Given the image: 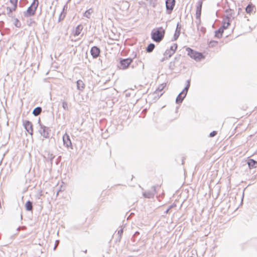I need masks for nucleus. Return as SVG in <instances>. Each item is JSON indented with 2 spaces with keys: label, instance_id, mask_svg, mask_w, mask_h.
<instances>
[{
  "label": "nucleus",
  "instance_id": "10",
  "mask_svg": "<svg viewBox=\"0 0 257 257\" xmlns=\"http://www.w3.org/2000/svg\"><path fill=\"white\" fill-rule=\"evenodd\" d=\"M63 141L64 146H65L67 148L70 147L72 149V143L70 137L67 134H65L63 136Z\"/></svg>",
  "mask_w": 257,
  "mask_h": 257
},
{
  "label": "nucleus",
  "instance_id": "19",
  "mask_svg": "<svg viewBox=\"0 0 257 257\" xmlns=\"http://www.w3.org/2000/svg\"><path fill=\"white\" fill-rule=\"evenodd\" d=\"M82 29H83V26L81 25H78L76 27V29H75V30L74 31V35L75 36H78L80 34V33L82 31Z\"/></svg>",
  "mask_w": 257,
  "mask_h": 257
},
{
  "label": "nucleus",
  "instance_id": "44",
  "mask_svg": "<svg viewBox=\"0 0 257 257\" xmlns=\"http://www.w3.org/2000/svg\"><path fill=\"white\" fill-rule=\"evenodd\" d=\"M139 234V232L138 231H136L134 234V235H137V234Z\"/></svg>",
  "mask_w": 257,
  "mask_h": 257
},
{
  "label": "nucleus",
  "instance_id": "7",
  "mask_svg": "<svg viewBox=\"0 0 257 257\" xmlns=\"http://www.w3.org/2000/svg\"><path fill=\"white\" fill-rule=\"evenodd\" d=\"M175 0H166V7L168 14H170L175 5Z\"/></svg>",
  "mask_w": 257,
  "mask_h": 257
},
{
  "label": "nucleus",
  "instance_id": "15",
  "mask_svg": "<svg viewBox=\"0 0 257 257\" xmlns=\"http://www.w3.org/2000/svg\"><path fill=\"white\" fill-rule=\"evenodd\" d=\"M77 88L80 91H82L85 88V84L83 81L81 80H78L76 82Z\"/></svg>",
  "mask_w": 257,
  "mask_h": 257
},
{
  "label": "nucleus",
  "instance_id": "8",
  "mask_svg": "<svg viewBox=\"0 0 257 257\" xmlns=\"http://www.w3.org/2000/svg\"><path fill=\"white\" fill-rule=\"evenodd\" d=\"M25 128L26 131L30 134L31 136L33 135V124L32 122L29 120H25L23 123Z\"/></svg>",
  "mask_w": 257,
  "mask_h": 257
},
{
  "label": "nucleus",
  "instance_id": "32",
  "mask_svg": "<svg viewBox=\"0 0 257 257\" xmlns=\"http://www.w3.org/2000/svg\"><path fill=\"white\" fill-rule=\"evenodd\" d=\"M188 90L189 88L185 86L184 89L181 92L182 94L184 95V96H186L187 94Z\"/></svg>",
  "mask_w": 257,
  "mask_h": 257
},
{
  "label": "nucleus",
  "instance_id": "49",
  "mask_svg": "<svg viewBox=\"0 0 257 257\" xmlns=\"http://www.w3.org/2000/svg\"><path fill=\"white\" fill-rule=\"evenodd\" d=\"M162 94H163V93H161V94H160V96H161V95H162Z\"/></svg>",
  "mask_w": 257,
  "mask_h": 257
},
{
  "label": "nucleus",
  "instance_id": "40",
  "mask_svg": "<svg viewBox=\"0 0 257 257\" xmlns=\"http://www.w3.org/2000/svg\"><path fill=\"white\" fill-rule=\"evenodd\" d=\"M180 56H179L178 57H175L174 58L175 62L177 61H178V60L180 59Z\"/></svg>",
  "mask_w": 257,
  "mask_h": 257
},
{
  "label": "nucleus",
  "instance_id": "43",
  "mask_svg": "<svg viewBox=\"0 0 257 257\" xmlns=\"http://www.w3.org/2000/svg\"><path fill=\"white\" fill-rule=\"evenodd\" d=\"M35 22L34 21H32V20H30V23L28 24V25L29 26H31V24L32 23H34Z\"/></svg>",
  "mask_w": 257,
  "mask_h": 257
},
{
  "label": "nucleus",
  "instance_id": "26",
  "mask_svg": "<svg viewBox=\"0 0 257 257\" xmlns=\"http://www.w3.org/2000/svg\"><path fill=\"white\" fill-rule=\"evenodd\" d=\"M166 86V83H162L160 84L158 88L156 89V91L155 92V93H157L158 92H161L165 87Z\"/></svg>",
  "mask_w": 257,
  "mask_h": 257
},
{
  "label": "nucleus",
  "instance_id": "20",
  "mask_svg": "<svg viewBox=\"0 0 257 257\" xmlns=\"http://www.w3.org/2000/svg\"><path fill=\"white\" fill-rule=\"evenodd\" d=\"M223 32V29L219 28L217 30L215 31V37L217 38H220L222 37Z\"/></svg>",
  "mask_w": 257,
  "mask_h": 257
},
{
  "label": "nucleus",
  "instance_id": "13",
  "mask_svg": "<svg viewBox=\"0 0 257 257\" xmlns=\"http://www.w3.org/2000/svg\"><path fill=\"white\" fill-rule=\"evenodd\" d=\"M229 19L230 18L228 16H227L225 18H224L222 25L220 27L222 28V29H223V30L224 29H227L228 27L230 25Z\"/></svg>",
  "mask_w": 257,
  "mask_h": 257
},
{
  "label": "nucleus",
  "instance_id": "45",
  "mask_svg": "<svg viewBox=\"0 0 257 257\" xmlns=\"http://www.w3.org/2000/svg\"><path fill=\"white\" fill-rule=\"evenodd\" d=\"M4 24V22L3 21L0 22V26Z\"/></svg>",
  "mask_w": 257,
  "mask_h": 257
},
{
  "label": "nucleus",
  "instance_id": "48",
  "mask_svg": "<svg viewBox=\"0 0 257 257\" xmlns=\"http://www.w3.org/2000/svg\"><path fill=\"white\" fill-rule=\"evenodd\" d=\"M60 158H61V157L60 156V157H59L58 159H60Z\"/></svg>",
  "mask_w": 257,
  "mask_h": 257
},
{
  "label": "nucleus",
  "instance_id": "30",
  "mask_svg": "<svg viewBox=\"0 0 257 257\" xmlns=\"http://www.w3.org/2000/svg\"><path fill=\"white\" fill-rule=\"evenodd\" d=\"M197 30L201 32L203 34H204L206 32V29L203 27L197 26Z\"/></svg>",
  "mask_w": 257,
  "mask_h": 257
},
{
  "label": "nucleus",
  "instance_id": "41",
  "mask_svg": "<svg viewBox=\"0 0 257 257\" xmlns=\"http://www.w3.org/2000/svg\"><path fill=\"white\" fill-rule=\"evenodd\" d=\"M198 21L197 22V26H199L200 23H201V20L200 18L199 19H198Z\"/></svg>",
  "mask_w": 257,
  "mask_h": 257
},
{
  "label": "nucleus",
  "instance_id": "16",
  "mask_svg": "<svg viewBox=\"0 0 257 257\" xmlns=\"http://www.w3.org/2000/svg\"><path fill=\"white\" fill-rule=\"evenodd\" d=\"M26 210L27 211H32L33 210V202L30 200L26 202L25 204Z\"/></svg>",
  "mask_w": 257,
  "mask_h": 257
},
{
  "label": "nucleus",
  "instance_id": "21",
  "mask_svg": "<svg viewBox=\"0 0 257 257\" xmlns=\"http://www.w3.org/2000/svg\"><path fill=\"white\" fill-rule=\"evenodd\" d=\"M155 45L154 44L150 43V44L148 45V46L146 48V51L148 53H151L154 50V49H155Z\"/></svg>",
  "mask_w": 257,
  "mask_h": 257
},
{
  "label": "nucleus",
  "instance_id": "27",
  "mask_svg": "<svg viewBox=\"0 0 257 257\" xmlns=\"http://www.w3.org/2000/svg\"><path fill=\"white\" fill-rule=\"evenodd\" d=\"M253 7L252 5H248L245 8V11L247 13H250L253 11Z\"/></svg>",
  "mask_w": 257,
  "mask_h": 257
},
{
  "label": "nucleus",
  "instance_id": "34",
  "mask_svg": "<svg viewBox=\"0 0 257 257\" xmlns=\"http://www.w3.org/2000/svg\"><path fill=\"white\" fill-rule=\"evenodd\" d=\"M10 3L13 5V7L15 8L17 7L18 0H10Z\"/></svg>",
  "mask_w": 257,
  "mask_h": 257
},
{
  "label": "nucleus",
  "instance_id": "2",
  "mask_svg": "<svg viewBox=\"0 0 257 257\" xmlns=\"http://www.w3.org/2000/svg\"><path fill=\"white\" fill-rule=\"evenodd\" d=\"M38 5V0H34L31 6L28 7L27 10L24 12V17H30L35 15Z\"/></svg>",
  "mask_w": 257,
  "mask_h": 257
},
{
  "label": "nucleus",
  "instance_id": "35",
  "mask_svg": "<svg viewBox=\"0 0 257 257\" xmlns=\"http://www.w3.org/2000/svg\"><path fill=\"white\" fill-rule=\"evenodd\" d=\"M55 156L53 154H48V159L50 160L51 164H52L53 160Z\"/></svg>",
  "mask_w": 257,
  "mask_h": 257
},
{
  "label": "nucleus",
  "instance_id": "42",
  "mask_svg": "<svg viewBox=\"0 0 257 257\" xmlns=\"http://www.w3.org/2000/svg\"><path fill=\"white\" fill-rule=\"evenodd\" d=\"M171 207H172V206H170V207H169V208H168V209H167V210L165 211V213H168V212H169V210L171 208Z\"/></svg>",
  "mask_w": 257,
  "mask_h": 257
},
{
  "label": "nucleus",
  "instance_id": "4",
  "mask_svg": "<svg viewBox=\"0 0 257 257\" xmlns=\"http://www.w3.org/2000/svg\"><path fill=\"white\" fill-rule=\"evenodd\" d=\"M133 62V59L132 58H120L119 63L118 65V67L120 69L124 70L128 68V67Z\"/></svg>",
  "mask_w": 257,
  "mask_h": 257
},
{
  "label": "nucleus",
  "instance_id": "39",
  "mask_svg": "<svg viewBox=\"0 0 257 257\" xmlns=\"http://www.w3.org/2000/svg\"><path fill=\"white\" fill-rule=\"evenodd\" d=\"M122 233H123V229H120V230H119L118 231V234L120 236L121 235Z\"/></svg>",
  "mask_w": 257,
  "mask_h": 257
},
{
  "label": "nucleus",
  "instance_id": "6",
  "mask_svg": "<svg viewBox=\"0 0 257 257\" xmlns=\"http://www.w3.org/2000/svg\"><path fill=\"white\" fill-rule=\"evenodd\" d=\"M160 186L158 185L153 186L152 187V191H147L143 193L144 197L147 198H152L154 197L155 194L156 193V189L157 188H159Z\"/></svg>",
  "mask_w": 257,
  "mask_h": 257
},
{
  "label": "nucleus",
  "instance_id": "46",
  "mask_svg": "<svg viewBox=\"0 0 257 257\" xmlns=\"http://www.w3.org/2000/svg\"><path fill=\"white\" fill-rule=\"evenodd\" d=\"M59 191H57L56 195L57 196L58 195Z\"/></svg>",
  "mask_w": 257,
  "mask_h": 257
},
{
  "label": "nucleus",
  "instance_id": "31",
  "mask_svg": "<svg viewBox=\"0 0 257 257\" xmlns=\"http://www.w3.org/2000/svg\"><path fill=\"white\" fill-rule=\"evenodd\" d=\"M177 44L176 43H174L173 46H171L169 50H172L173 51H176L177 48Z\"/></svg>",
  "mask_w": 257,
  "mask_h": 257
},
{
  "label": "nucleus",
  "instance_id": "14",
  "mask_svg": "<svg viewBox=\"0 0 257 257\" xmlns=\"http://www.w3.org/2000/svg\"><path fill=\"white\" fill-rule=\"evenodd\" d=\"M247 164L250 169L255 168L257 167V161L250 159L248 160Z\"/></svg>",
  "mask_w": 257,
  "mask_h": 257
},
{
  "label": "nucleus",
  "instance_id": "18",
  "mask_svg": "<svg viewBox=\"0 0 257 257\" xmlns=\"http://www.w3.org/2000/svg\"><path fill=\"white\" fill-rule=\"evenodd\" d=\"M42 110V109L41 107L38 106L34 109L32 113L34 116H37L41 113Z\"/></svg>",
  "mask_w": 257,
  "mask_h": 257
},
{
  "label": "nucleus",
  "instance_id": "9",
  "mask_svg": "<svg viewBox=\"0 0 257 257\" xmlns=\"http://www.w3.org/2000/svg\"><path fill=\"white\" fill-rule=\"evenodd\" d=\"M100 49L97 46H93L91 48L90 53L93 58H97L100 54Z\"/></svg>",
  "mask_w": 257,
  "mask_h": 257
},
{
  "label": "nucleus",
  "instance_id": "25",
  "mask_svg": "<svg viewBox=\"0 0 257 257\" xmlns=\"http://www.w3.org/2000/svg\"><path fill=\"white\" fill-rule=\"evenodd\" d=\"M92 13H93V10L92 8H90V9L87 10L86 11H85L83 16H84V17H85L87 18H89L90 16L91 15V14Z\"/></svg>",
  "mask_w": 257,
  "mask_h": 257
},
{
  "label": "nucleus",
  "instance_id": "17",
  "mask_svg": "<svg viewBox=\"0 0 257 257\" xmlns=\"http://www.w3.org/2000/svg\"><path fill=\"white\" fill-rule=\"evenodd\" d=\"M185 97L184 95L180 92L176 99V103L177 104L182 103Z\"/></svg>",
  "mask_w": 257,
  "mask_h": 257
},
{
  "label": "nucleus",
  "instance_id": "28",
  "mask_svg": "<svg viewBox=\"0 0 257 257\" xmlns=\"http://www.w3.org/2000/svg\"><path fill=\"white\" fill-rule=\"evenodd\" d=\"M14 20H15V22L14 23V25L17 27V28H21V22L19 21V20L17 19V18H15L14 19Z\"/></svg>",
  "mask_w": 257,
  "mask_h": 257
},
{
  "label": "nucleus",
  "instance_id": "29",
  "mask_svg": "<svg viewBox=\"0 0 257 257\" xmlns=\"http://www.w3.org/2000/svg\"><path fill=\"white\" fill-rule=\"evenodd\" d=\"M175 67V61H171L170 62L169 65V68L171 70H173Z\"/></svg>",
  "mask_w": 257,
  "mask_h": 257
},
{
  "label": "nucleus",
  "instance_id": "1",
  "mask_svg": "<svg viewBox=\"0 0 257 257\" xmlns=\"http://www.w3.org/2000/svg\"><path fill=\"white\" fill-rule=\"evenodd\" d=\"M165 31L162 27H159L153 30L151 33V38L157 43L160 42L164 38Z\"/></svg>",
  "mask_w": 257,
  "mask_h": 257
},
{
  "label": "nucleus",
  "instance_id": "12",
  "mask_svg": "<svg viewBox=\"0 0 257 257\" xmlns=\"http://www.w3.org/2000/svg\"><path fill=\"white\" fill-rule=\"evenodd\" d=\"M181 25L179 23H178L176 29L175 34L174 35L173 40L176 41L180 36L181 33Z\"/></svg>",
  "mask_w": 257,
  "mask_h": 257
},
{
  "label": "nucleus",
  "instance_id": "11",
  "mask_svg": "<svg viewBox=\"0 0 257 257\" xmlns=\"http://www.w3.org/2000/svg\"><path fill=\"white\" fill-rule=\"evenodd\" d=\"M202 1H199L198 2L197 6L196 7V18L197 19H199L201 15V10L202 6Z\"/></svg>",
  "mask_w": 257,
  "mask_h": 257
},
{
  "label": "nucleus",
  "instance_id": "24",
  "mask_svg": "<svg viewBox=\"0 0 257 257\" xmlns=\"http://www.w3.org/2000/svg\"><path fill=\"white\" fill-rule=\"evenodd\" d=\"M17 8L13 7V8L7 7V10L8 11V15L10 17H13L12 15V12L15 11L16 10Z\"/></svg>",
  "mask_w": 257,
  "mask_h": 257
},
{
  "label": "nucleus",
  "instance_id": "38",
  "mask_svg": "<svg viewBox=\"0 0 257 257\" xmlns=\"http://www.w3.org/2000/svg\"><path fill=\"white\" fill-rule=\"evenodd\" d=\"M168 57H167V56H164V57L161 60V62H164V61H165L166 60H167L168 59Z\"/></svg>",
  "mask_w": 257,
  "mask_h": 257
},
{
  "label": "nucleus",
  "instance_id": "50",
  "mask_svg": "<svg viewBox=\"0 0 257 257\" xmlns=\"http://www.w3.org/2000/svg\"><path fill=\"white\" fill-rule=\"evenodd\" d=\"M174 257H175V256H174Z\"/></svg>",
  "mask_w": 257,
  "mask_h": 257
},
{
  "label": "nucleus",
  "instance_id": "23",
  "mask_svg": "<svg viewBox=\"0 0 257 257\" xmlns=\"http://www.w3.org/2000/svg\"><path fill=\"white\" fill-rule=\"evenodd\" d=\"M67 8V5H65L63 8V11L61 12V13L60 14L59 17V20L58 21L60 22L61 21L63 20L64 18L65 17V13H63L65 9Z\"/></svg>",
  "mask_w": 257,
  "mask_h": 257
},
{
  "label": "nucleus",
  "instance_id": "5",
  "mask_svg": "<svg viewBox=\"0 0 257 257\" xmlns=\"http://www.w3.org/2000/svg\"><path fill=\"white\" fill-rule=\"evenodd\" d=\"M40 122L41 120L39 119L38 120V123H40V129L39 130L40 134L45 138H48L49 137V128L41 124Z\"/></svg>",
  "mask_w": 257,
  "mask_h": 257
},
{
  "label": "nucleus",
  "instance_id": "36",
  "mask_svg": "<svg viewBox=\"0 0 257 257\" xmlns=\"http://www.w3.org/2000/svg\"><path fill=\"white\" fill-rule=\"evenodd\" d=\"M217 135V132L216 131H213L212 132H211L209 134V137H215L216 135Z\"/></svg>",
  "mask_w": 257,
  "mask_h": 257
},
{
  "label": "nucleus",
  "instance_id": "22",
  "mask_svg": "<svg viewBox=\"0 0 257 257\" xmlns=\"http://www.w3.org/2000/svg\"><path fill=\"white\" fill-rule=\"evenodd\" d=\"M175 53V51L172 50H170L169 49H167L166 50L165 53H164V56H167L168 58H170Z\"/></svg>",
  "mask_w": 257,
  "mask_h": 257
},
{
  "label": "nucleus",
  "instance_id": "37",
  "mask_svg": "<svg viewBox=\"0 0 257 257\" xmlns=\"http://www.w3.org/2000/svg\"><path fill=\"white\" fill-rule=\"evenodd\" d=\"M190 86V80H187V85H186V87L189 88Z\"/></svg>",
  "mask_w": 257,
  "mask_h": 257
},
{
  "label": "nucleus",
  "instance_id": "47",
  "mask_svg": "<svg viewBox=\"0 0 257 257\" xmlns=\"http://www.w3.org/2000/svg\"><path fill=\"white\" fill-rule=\"evenodd\" d=\"M84 252L86 253L87 252V250H84Z\"/></svg>",
  "mask_w": 257,
  "mask_h": 257
},
{
  "label": "nucleus",
  "instance_id": "3",
  "mask_svg": "<svg viewBox=\"0 0 257 257\" xmlns=\"http://www.w3.org/2000/svg\"><path fill=\"white\" fill-rule=\"evenodd\" d=\"M186 51L187 52L188 56L197 61L204 58V56L201 53L196 52L189 47H187L186 49Z\"/></svg>",
  "mask_w": 257,
  "mask_h": 257
},
{
  "label": "nucleus",
  "instance_id": "33",
  "mask_svg": "<svg viewBox=\"0 0 257 257\" xmlns=\"http://www.w3.org/2000/svg\"><path fill=\"white\" fill-rule=\"evenodd\" d=\"M62 107L64 109H65L66 110H68V104H67V102L63 101Z\"/></svg>",
  "mask_w": 257,
  "mask_h": 257
}]
</instances>
